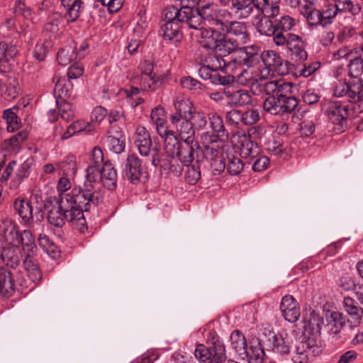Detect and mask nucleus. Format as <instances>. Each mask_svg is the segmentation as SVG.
I'll return each instance as SVG.
<instances>
[{
    "mask_svg": "<svg viewBox=\"0 0 363 363\" xmlns=\"http://www.w3.org/2000/svg\"><path fill=\"white\" fill-rule=\"evenodd\" d=\"M321 17L323 18V28H326L333 23L334 18L337 15V9L334 4H330L323 9Z\"/></svg>",
    "mask_w": 363,
    "mask_h": 363,
    "instance_id": "nucleus-56",
    "label": "nucleus"
},
{
    "mask_svg": "<svg viewBox=\"0 0 363 363\" xmlns=\"http://www.w3.org/2000/svg\"><path fill=\"white\" fill-rule=\"evenodd\" d=\"M39 246L52 258L59 257L57 246L45 234L39 233L38 239Z\"/></svg>",
    "mask_w": 363,
    "mask_h": 363,
    "instance_id": "nucleus-48",
    "label": "nucleus"
},
{
    "mask_svg": "<svg viewBox=\"0 0 363 363\" xmlns=\"http://www.w3.org/2000/svg\"><path fill=\"white\" fill-rule=\"evenodd\" d=\"M335 6L338 13H350L352 15H357L360 11V7L354 5L351 0H334Z\"/></svg>",
    "mask_w": 363,
    "mask_h": 363,
    "instance_id": "nucleus-53",
    "label": "nucleus"
},
{
    "mask_svg": "<svg viewBox=\"0 0 363 363\" xmlns=\"http://www.w3.org/2000/svg\"><path fill=\"white\" fill-rule=\"evenodd\" d=\"M276 45L286 47L291 52L293 60L296 62H303L307 59L308 54L303 48V43L300 37L295 34L277 35Z\"/></svg>",
    "mask_w": 363,
    "mask_h": 363,
    "instance_id": "nucleus-9",
    "label": "nucleus"
},
{
    "mask_svg": "<svg viewBox=\"0 0 363 363\" xmlns=\"http://www.w3.org/2000/svg\"><path fill=\"white\" fill-rule=\"evenodd\" d=\"M345 310L350 315L354 324L363 322V309L357 306L355 301L350 297H345L343 301Z\"/></svg>",
    "mask_w": 363,
    "mask_h": 363,
    "instance_id": "nucleus-36",
    "label": "nucleus"
},
{
    "mask_svg": "<svg viewBox=\"0 0 363 363\" xmlns=\"http://www.w3.org/2000/svg\"><path fill=\"white\" fill-rule=\"evenodd\" d=\"M101 167L89 165L86 169V179L82 187L73 189L72 193L80 203L95 211L104 203V193L96 186Z\"/></svg>",
    "mask_w": 363,
    "mask_h": 363,
    "instance_id": "nucleus-2",
    "label": "nucleus"
},
{
    "mask_svg": "<svg viewBox=\"0 0 363 363\" xmlns=\"http://www.w3.org/2000/svg\"><path fill=\"white\" fill-rule=\"evenodd\" d=\"M133 81L135 84L140 85L143 91H154L161 84L160 80L153 75H137Z\"/></svg>",
    "mask_w": 363,
    "mask_h": 363,
    "instance_id": "nucleus-40",
    "label": "nucleus"
},
{
    "mask_svg": "<svg viewBox=\"0 0 363 363\" xmlns=\"http://www.w3.org/2000/svg\"><path fill=\"white\" fill-rule=\"evenodd\" d=\"M14 208L25 223H29L33 219V207L27 200L17 199L13 203Z\"/></svg>",
    "mask_w": 363,
    "mask_h": 363,
    "instance_id": "nucleus-43",
    "label": "nucleus"
},
{
    "mask_svg": "<svg viewBox=\"0 0 363 363\" xmlns=\"http://www.w3.org/2000/svg\"><path fill=\"white\" fill-rule=\"evenodd\" d=\"M181 7L180 9H177L174 6H169L170 10L167 13H169V17L172 18V16H176V15L179 14V16L182 18L183 21H186V23L189 21L190 18L188 16H183L182 14L185 13L184 9L189 8L191 10H196V8L198 7L199 0H180Z\"/></svg>",
    "mask_w": 363,
    "mask_h": 363,
    "instance_id": "nucleus-47",
    "label": "nucleus"
},
{
    "mask_svg": "<svg viewBox=\"0 0 363 363\" xmlns=\"http://www.w3.org/2000/svg\"><path fill=\"white\" fill-rule=\"evenodd\" d=\"M300 12L306 18L310 26L323 27L320 10L317 9L315 5H302L300 7Z\"/></svg>",
    "mask_w": 363,
    "mask_h": 363,
    "instance_id": "nucleus-35",
    "label": "nucleus"
},
{
    "mask_svg": "<svg viewBox=\"0 0 363 363\" xmlns=\"http://www.w3.org/2000/svg\"><path fill=\"white\" fill-rule=\"evenodd\" d=\"M176 113L172 116H177L179 118H189L196 108L189 99L177 100L174 102Z\"/></svg>",
    "mask_w": 363,
    "mask_h": 363,
    "instance_id": "nucleus-46",
    "label": "nucleus"
},
{
    "mask_svg": "<svg viewBox=\"0 0 363 363\" xmlns=\"http://www.w3.org/2000/svg\"><path fill=\"white\" fill-rule=\"evenodd\" d=\"M273 71H274V69H272V68L269 67L268 66H264L262 69H259V74L255 77H253L252 73L249 71L252 79L247 84V85H252L262 82L263 80L267 79L269 76H271Z\"/></svg>",
    "mask_w": 363,
    "mask_h": 363,
    "instance_id": "nucleus-61",
    "label": "nucleus"
},
{
    "mask_svg": "<svg viewBox=\"0 0 363 363\" xmlns=\"http://www.w3.org/2000/svg\"><path fill=\"white\" fill-rule=\"evenodd\" d=\"M242 125H252L259 120V113L257 109L249 108L242 111Z\"/></svg>",
    "mask_w": 363,
    "mask_h": 363,
    "instance_id": "nucleus-64",
    "label": "nucleus"
},
{
    "mask_svg": "<svg viewBox=\"0 0 363 363\" xmlns=\"http://www.w3.org/2000/svg\"><path fill=\"white\" fill-rule=\"evenodd\" d=\"M231 9L240 18H247L256 9L262 14H264V7L258 6L255 0H232Z\"/></svg>",
    "mask_w": 363,
    "mask_h": 363,
    "instance_id": "nucleus-17",
    "label": "nucleus"
},
{
    "mask_svg": "<svg viewBox=\"0 0 363 363\" xmlns=\"http://www.w3.org/2000/svg\"><path fill=\"white\" fill-rule=\"evenodd\" d=\"M231 72L232 74H220L214 70L211 83L216 85L225 86L233 84L236 79L239 84L247 85L252 79L247 69H241L240 72L235 69V72Z\"/></svg>",
    "mask_w": 363,
    "mask_h": 363,
    "instance_id": "nucleus-14",
    "label": "nucleus"
},
{
    "mask_svg": "<svg viewBox=\"0 0 363 363\" xmlns=\"http://www.w3.org/2000/svg\"><path fill=\"white\" fill-rule=\"evenodd\" d=\"M240 150L241 157L245 159H255L259 154L257 144L247 137H244L241 140Z\"/></svg>",
    "mask_w": 363,
    "mask_h": 363,
    "instance_id": "nucleus-42",
    "label": "nucleus"
},
{
    "mask_svg": "<svg viewBox=\"0 0 363 363\" xmlns=\"http://www.w3.org/2000/svg\"><path fill=\"white\" fill-rule=\"evenodd\" d=\"M66 9L65 17L69 22H74L79 17L80 12L83 8V1L78 0L69 4H62Z\"/></svg>",
    "mask_w": 363,
    "mask_h": 363,
    "instance_id": "nucleus-50",
    "label": "nucleus"
},
{
    "mask_svg": "<svg viewBox=\"0 0 363 363\" xmlns=\"http://www.w3.org/2000/svg\"><path fill=\"white\" fill-rule=\"evenodd\" d=\"M176 156L179 157V162L186 166L194 162L198 164L203 160V149L195 140L191 143L184 142Z\"/></svg>",
    "mask_w": 363,
    "mask_h": 363,
    "instance_id": "nucleus-11",
    "label": "nucleus"
},
{
    "mask_svg": "<svg viewBox=\"0 0 363 363\" xmlns=\"http://www.w3.org/2000/svg\"><path fill=\"white\" fill-rule=\"evenodd\" d=\"M177 116H171V122L177 128L181 140L184 142L191 143L195 140V129L191 121L187 118H179Z\"/></svg>",
    "mask_w": 363,
    "mask_h": 363,
    "instance_id": "nucleus-18",
    "label": "nucleus"
},
{
    "mask_svg": "<svg viewBox=\"0 0 363 363\" xmlns=\"http://www.w3.org/2000/svg\"><path fill=\"white\" fill-rule=\"evenodd\" d=\"M275 22L277 31L285 35L294 26V20L289 16H284L280 19L276 20Z\"/></svg>",
    "mask_w": 363,
    "mask_h": 363,
    "instance_id": "nucleus-59",
    "label": "nucleus"
},
{
    "mask_svg": "<svg viewBox=\"0 0 363 363\" xmlns=\"http://www.w3.org/2000/svg\"><path fill=\"white\" fill-rule=\"evenodd\" d=\"M92 211L84 203L77 201L72 193L62 194L58 206H53L48 213V222L55 227H62L65 221L72 223L82 230L86 226L84 212Z\"/></svg>",
    "mask_w": 363,
    "mask_h": 363,
    "instance_id": "nucleus-1",
    "label": "nucleus"
},
{
    "mask_svg": "<svg viewBox=\"0 0 363 363\" xmlns=\"http://www.w3.org/2000/svg\"><path fill=\"white\" fill-rule=\"evenodd\" d=\"M183 164L174 157H171L170 160H164L161 164L164 170H168L175 176H179L183 171Z\"/></svg>",
    "mask_w": 363,
    "mask_h": 363,
    "instance_id": "nucleus-58",
    "label": "nucleus"
},
{
    "mask_svg": "<svg viewBox=\"0 0 363 363\" xmlns=\"http://www.w3.org/2000/svg\"><path fill=\"white\" fill-rule=\"evenodd\" d=\"M195 130H203L207 125V118L202 111H194V113L188 118Z\"/></svg>",
    "mask_w": 363,
    "mask_h": 363,
    "instance_id": "nucleus-57",
    "label": "nucleus"
},
{
    "mask_svg": "<svg viewBox=\"0 0 363 363\" xmlns=\"http://www.w3.org/2000/svg\"><path fill=\"white\" fill-rule=\"evenodd\" d=\"M322 110L331 123L342 127L349 116L347 106L337 100L325 101L322 106Z\"/></svg>",
    "mask_w": 363,
    "mask_h": 363,
    "instance_id": "nucleus-10",
    "label": "nucleus"
},
{
    "mask_svg": "<svg viewBox=\"0 0 363 363\" xmlns=\"http://www.w3.org/2000/svg\"><path fill=\"white\" fill-rule=\"evenodd\" d=\"M57 169H59L64 176L74 177L77 170L75 158L74 157L65 158L62 161L57 163Z\"/></svg>",
    "mask_w": 363,
    "mask_h": 363,
    "instance_id": "nucleus-49",
    "label": "nucleus"
},
{
    "mask_svg": "<svg viewBox=\"0 0 363 363\" xmlns=\"http://www.w3.org/2000/svg\"><path fill=\"white\" fill-rule=\"evenodd\" d=\"M225 140L216 139L210 132L203 133L201 135V143L203 147V159L210 161L213 171L221 172L225 168V157L231 152V147L224 143Z\"/></svg>",
    "mask_w": 363,
    "mask_h": 363,
    "instance_id": "nucleus-4",
    "label": "nucleus"
},
{
    "mask_svg": "<svg viewBox=\"0 0 363 363\" xmlns=\"http://www.w3.org/2000/svg\"><path fill=\"white\" fill-rule=\"evenodd\" d=\"M240 45L233 40V38L223 35V40L219 42L215 52L218 53L219 55L226 56L233 54L230 59L234 57L235 52L239 50Z\"/></svg>",
    "mask_w": 363,
    "mask_h": 363,
    "instance_id": "nucleus-39",
    "label": "nucleus"
},
{
    "mask_svg": "<svg viewBox=\"0 0 363 363\" xmlns=\"http://www.w3.org/2000/svg\"><path fill=\"white\" fill-rule=\"evenodd\" d=\"M16 47L13 45H8L5 42L0 43V62H8L17 54Z\"/></svg>",
    "mask_w": 363,
    "mask_h": 363,
    "instance_id": "nucleus-54",
    "label": "nucleus"
},
{
    "mask_svg": "<svg viewBox=\"0 0 363 363\" xmlns=\"http://www.w3.org/2000/svg\"><path fill=\"white\" fill-rule=\"evenodd\" d=\"M150 118L153 124L155 125L158 134L163 138L164 135L167 134L164 109L161 106L155 107L151 112Z\"/></svg>",
    "mask_w": 363,
    "mask_h": 363,
    "instance_id": "nucleus-38",
    "label": "nucleus"
},
{
    "mask_svg": "<svg viewBox=\"0 0 363 363\" xmlns=\"http://www.w3.org/2000/svg\"><path fill=\"white\" fill-rule=\"evenodd\" d=\"M327 326L330 333H338L345 325L346 318L339 311H328L325 314Z\"/></svg>",
    "mask_w": 363,
    "mask_h": 363,
    "instance_id": "nucleus-31",
    "label": "nucleus"
},
{
    "mask_svg": "<svg viewBox=\"0 0 363 363\" xmlns=\"http://www.w3.org/2000/svg\"><path fill=\"white\" fill-rule=\"evenodd\" d=\"M21 244L22 250L24 254H35L37 246L35 242V236L30 230H24L19 233L16 243H14L17 247Z\"/></svg>",
    "mask_w": 363,
    "mask_h": 363,
    "instance_id": "nucleus-32",
    "label": "nucleus"
},
{
    "mask_svg": "<svg viewBox=\"0 0 363 363\" xmlns=\"http://www.w3.org/2000/svg\"><path fill=\"white\" fill-rule=\"evenodd\" d=\"M230 345L235 352L240 357L246 354L247 341L244 335L238 330H234L230 335Z\"/></svg>",
    "mask_w": 363,
    "mask_h": 363,
    "instance_id": "nucleus-45",
    "label": "nucleus"
},
{
    "mask_svg": "<svg viewBox=\"0 0 363 363\" xmlns=\"http://www.w3.org/2000/svg\"><path fill=\"white\" fill-rule=\"evenodd\" d=\"M94 130V125L83 121H77L70 124L62 136V139H68L74 133L85 132L89 133Z\"/></svg>",
    "mask_w": 363,
    "mask_h": 363,
    "instance_id": "nucleus-41",
    "label": "nucleus"
},
{
    "mask_svg": "<svg viewBox=\"0 0 363 363\" xmlns=\"http://www.w3.org/2000/svg\"><path fill=\"white\" fill-rule=\"evenodd\" d=\"M74 55H75L72 48H62L57 52V59L58 63L62 66H66L74 59Z\"/></svg>",
    "mask_w": 363,
    "mask_h": 363,
    "instance_id": "nucleus-62",
    "label": "nucleus"
},
{
    "mask_svg": "<svg viewBox=\"0 0 363 363\" xmlns=\"http://www.w3.org/2000/svg\"><path fill=\"white\" fill-rule=\"evenodd\" d=\"M55 85V93L58 95L59 97L66 98L71 96L73 85L65 77H61L58 74H55L52 79Z\"/></svg>",
    "mask_w": 363,
    "mask_h": 363,
    "instance_id": "nucleus-37",
    "label": "nucleus"
},
{
    "mask_svg": "<svg viewBox=\"0 0 363 363\" xmlns=\"http://www.w3.org/2000/svg\"><path fill=\"white\" fill-rule=\"evenodd\" d=\"M124 171L129 181L133 184L137 183L142 175L140 160L135 155H128L126 159Z\"/></svg>",
    "mask_w": 363,
    "mask_h": 363,
    "instance_id": "nucleus-23",
    "label": "nucleus"
},
{
    "mask_svg": "<svg viewBox=\"0 0 363 363\" xmlns=\"http://www.w3.org/2000/svg\"><path fill=\"white\" fill-rule=\"evenodd\" d=\"M228 103L231 106H241L249 104L251 102V95L247 90L239 89L227 91Z\"/></svg>",
    "mask_w": 363,
    "mask_h": 363,
    "instance_id": "nucleus-34",
    "label": "nucleus"
},
{
    "mask_svg": "<svg viewBox=\"0 0 363 363\" xmlns=\"http://www.w3.org/2000/svg\"><path fill=\"white\" fill-rule=\"evenodd\" d=\"M298 104L297 99L289 94L284 95V97L269 96L264 101L263 108L272 115H283L293 111Z\"/></svg>",
    "mask_w": 363,
    "mask_h": 363,
    "instance_id": "nucleus-8",
    "label": "nucleus"
},
{
    "mask_svg": "<svg viewBox=\"0 0 363 363\" xmlns=\"http://www.w3.org/2000/svg\"><path fill=\"white\" fill-rule=\"evenodd\" d=\"M208 120L213 130L210 134L213 135L216 139L226 140L228 138V132L224 126L223 118L216 113L208 114Z\"/></svg>",
    "mask_w": 363,
    "mask_h": 363,
    "instance_id": "nucleus-26",
    "label": "nucleus"
},
{
    "mask_svg": "<svg viewBox=\"0 0 363 363\" xmlns=\"http://www.w3.org/2000/svg\"><path fill=\"white\" fill-rule=\"evenodd\" d=\"M2 82H4L3 91L1 96L7 101L15 99L18 95V82L13 75L2 74Z\"/></svg>",
    "mask_w": 363,
    "mask_h": 363,
    "instance_id": "nucleus-28",
    "label": "nucleus"
},
{
    "mask_svg": "<svg viewBox=\"0 0 363 363\" xmlns=\"http://www.w3.org/2000/svg\"><path fill=\"white\" fill-rule=\"evenodd\" d=\"M194 355L200 363H225L226 361L225 346L218 340L208 343L207 346L196 345Z\"/></svg>",
    "mask_w": 363,
    "mask_h": 363,
    "instance_id": "nucleus-6",
    "label": "nucleus"
},
{
    "mask_svg": "<svg viewBox=\"0 0 363 363\" xmlns=\"http://www.w3.org/2000/svg\"><path fill=\"white\" fill-rule=\"evenodd\" d=\"M349 72L353 77L349 82L354 79H362L359 77L363 74V58L357 57L351 60L349 65Z\"/></svg>",
    "mask_w": 363,
    "mask_h": 363,
    "instance_id": "nucleus-55",
    "label": "nucleus"
},
{
    "mask_svg": "<svg viewBox=\"0 0 363 363\" xmlns=\"http://www.w3.org/2000/svg\"><path fill=\"white\" fill-rule=\"evenodd\" d=\"M0 255V262L1 261L7 269L10 267L14 269L21 262V250L16 245L4 247Z\"/></svg>",
    "mask_w": 363,
    "mask_h": 363,
    "instance_id": "nucleus-20",
    "label": "nucleus"
},
{
    "mask_svg": "<svg viewBox=\"0 0 363 363\" xmlns=\"http://www.w3.org/2000/svg\"><path fill=\"white\" fill-rule=\"evenodd\" d=\"M165 137L164 140V150L166 154L170 157H174L182 144L177 138L171 131L167 130V134L164 135Z\"/></svg>",
    "mask_w": 363,
    "mask_h": 363,
    "instance_id": "nucleus-44",
    "label": "nucleus"
},
{
    "mask_svg": "<svg viewBox=\"0 0 363 363\" xmlns=\"http://www.w3.org/2000/svg\"><path fill=\"white\" fill-rule=\"evenodd\" d=\"M280 310L284 319L290 323L296 322L301 315L298 304L291 295L282 298Z\"/></svg>",
    "mask_w": 363,
    "mask_h": 363,
    "instance_id": "nucleus-16",
    "label": "nucleus"
},
{
    "mask_svg": "<svg viewBox=\"0 0 363 363\" xmlns=\"http://www.w3.org/2000/svg\"><path fill=\"white\" fill-rule=\"evenodd\" d=\"M323 324V319L319 314L315 312L311 313L309 317L304 321L303 335L320 336Z\"/></svg>",
    "mask_w": 363,
    "mask_h": 363,
    "instance_id": "nucleus-27",
    "label": "nucleus"
},
{
    "mask_svg": "<svg viewBox=\"0 0 363 363\" xmlns=\"http://www.w3.org/2000/svg\"><path fill=\"white\" fill-rule=\"evenodd\" d=\"M219 11L217 4L210 2L209 0H199L196 10L187 8L184 9L186 13L182 15L190 17L186 23L190 28L201 30L208 23L219 29L223 22L219 18Z\"/></svg>",
    "mask_w": 363,
    "mask_h": 363,
    "instance_id": "nucleus-3",
    "label": "nucleus"
},
{
    "mask_svg": "<svg viewBox=\"0 0 363 363\" xmlns=\"http://www.w3.org/2000/svg\"><path fill=\"white\" fill-rule=\"evenodd\" d=\"M135 145L142 156L147 157L152 145L150 133L144 127H138L135 132Z\"/></svg>",
    "mask_w": 363,
    "mask_h": 363,
    "instance_id": "nucleus-24",
    "label": "nucleus"
},
{
    "mask_svg": "<svg viewBox=\"0 0 363 363\" xmlns=\"http://www.w3.org/2000/svg\"><path fill=\"white\" fill-rule=\"evenodd\" d=\"M219 29L226 33L228 37L233 38V40L240 46L249 41V34L244 23L236 21H223Z\"/></svg>",
    "mask_w": 363,
    "mask_h": 363,
    "instance_id": "nucleus-13",
    "label": "nucleus"
},
{
    "mask_svg": "<svg viewBox=\"0 0 363 363\" xmlns=\"http://www.w3.org/2000/svg\"><path fill=\"white\" fill-rule=\"evenodd\" d=\"M265 94L269 96H278L284 97V95L290 94L292 89V84L286 82L283 79L270 80L263 84Z\"/></svg>",
    "mask_w": 363,
    "mask_h": 363,
    "instance_id": "nucleus-19",
    "label": "nucleus"
},
{
    "mask_svg": "<svg viewBox=\"0 0 363 363\" xmlns=\"http://www.w3.org/2000/svg\"><path fill=\"white\" fill-rule=\"evenodd\" d=\"M107 143L109 149L116 154H120L124 151L125 143L123 137L118 138L116 136H108Z\"/></svg>",
    "mask_w": 363,
    "mask_h": 363,
    "instance_id": "nucleus-60",
    "label": "nucleus"
},
{
    "mask_svg": "<svg viewBox=\"0 0 363 363\" xmlns=\"http://www.w3.org/2000/svg\"><path fill=\"white\" fill-rule=\"evenodd\" d=\"M100 179L103 185L109 190L116 187L117 173L113 164L108 160L101 167Z\"/></svg>",
    "mask_w": 363,
    "mask_h": 363,
    "instance_id": "nucleus-25",
    "label": "nucleus"
},
{
    "mask_svg": "<svg viewBox=\"0 0 363 363\" xmlns=\"http://www.w3.org/2000/svg\"><path fill=\"white\" fill-rule=\"evenodd\" d=\"M264 352L259 344L247 347L246 354H243L242 359H247L249 363H262L264 359Z\"/></svg>",
    "mask_w": 363,
    "mask_h": 363,
    "instance_id": "nucleus-51",
    "label": "nucleus"
},
{
    "mask_svg": "<svg viewBox=\"0 0 363 363\" xmlns=\"http://www.w3.org/2000/svg\"><path fill=\"white\" fill-rule=\"evenodd\" d=\"M169 10L170 8L167 7L163 11L165 23L162 26L160 32L164 39L171 40L179 35L181 25L182 23L186 24V21H183L182 18L179 16V14L176 15L175 17L172 16V18H170L169 16V13H167Z\"/></svg>",
    "mask_w": 363,
    "mask_h": 363,
    "instance_id": "nucleus-15",
    "label": "nucleus"
},
{
    "mask_svg": "<svg viewBox=\"0 0 363 363\" xmlns=\"http://www.w3.org/2000/svg\"><path fill=\"white\" fill-rule=\"evenodd\" d=\"M221 56L222 55H216L212 57V69L215 71L225 69L226 72H235V67H230L228 66L229 61L227 62L226 60L223 59Z\"/></svg>",
    "mask_w": 363,
    "mask_h": 363,
    "instance_id": "nucleus-63",
    "label": "nucleus"
},
{
    "mask_svg": "<svg viewBox=\"0 0 363 363\" xmlns=\"http://www.w3.org/2000/svg\"><path fill=\"white\" fill-rule=\"evenodd\" d=\"M19 233L16 230L14 221L10 218H2L0 224V237L8 245L16 243Z\"/></svg>",
    "mask_w": 363,
    "mask_h": 363,
    "instance_id": "nucleus-22",
    "label": "nucleus"
},
{
    "mask_svg": "<svg viewBox=\"0 0 363 363\" xmlns=\"http://www.w3.org/2000/svg\"><path fill=\"white\" fill-rule=\"evenodd\" d=\"M34 257L35 254H25L23 265L30 280L37 283L40 281L42 273Z\"/></svg>",
    "mask_w": 363,
    "mask_h": 363,
    "instance_id": "nucleus-29",
    "label": "nucleus"
},
{
    "mask_svg": "<svg viewBox=\"0 0 363 363\" xmlns=\"http://www.w3.org/2000/svg\"><path fill=\"white\" fill-rule=\"evenodd\" d=\"M260 342L280 354H288L290 352L291 341L287 335L284 337L281 334L268 331V334L263 333V337H260Z\"/></svg>",
    "mask_w": 363,
    "mask_h": 363,
    "instance_id": "nucleus-12",
    "label": "nucleus"
},
{
    "mask_svg": "<svg viewBox=\"0 0 363 363\" xmlns=\"http://www.w3.org/2000/svg\"><path fill=\"white\" fill-rule=\"evenodd\" d=\"M260 51V48L257 45L240 46L237 52H235L234 57L229 60L228 66L235 67L238 72L242 66H246L248 68L254 67L261 61L262 52Z\"/></svg>",
    "mask_w": 363,
    "mask_h": 363,
    "instance_id": "nucleus-7",
    "label": "nucleus"
},
{
    "mask_svg": "<svg viewBox=\"0 0 363 363\" xmlns=\"http://www.w3.org/2000/svg\"><path fill=\"white\" fill-rule=\"evenodd\" d=\"M261 56V60L264 66L272 68L278 73L284 74L283 60L277 52L274 50H266L262 52Z\"/></svg>",
    "mask_w": 363,
    "mask_h": 363,
    "instance_id": "nucleus-33",
    "label": "nucleus"
},
{
    "mask_svg": "<svg viewBox=\"0 0 363 363\" xmlns=\"http://www.w3.org/2000/svg\"><path fill=\"white\" fill-rule=\"evenodd\" d=\"M277 16H267L262 14V17L257 24V30L262 34L267 36H272L273 41L276 44L277 35H284V33H278L277 31L276 25L270 19L274 18Z\"/></svg>",
    "mask_w": 363,
    "mask_h": 363,
    "instance_id": "nucleus-30",
    "label": "nucleus"
},
{
    "mask_svg": "<svg viewBox=\"0 0 363 363\" xmlns=\"http://www.w3.org/2000/svg\"><path fill=\"white\" fill-rule=\"evenodd\" d=\"M221 30H216L213 28L201 29V45L209 50L215 51L219 42L223 40V33Z\"/></svg>",
    "mask_w": 363,
    "mask_h": 363,
    "instance_id": "nucleus-21",
    "label": "nucleus"
},
{
    "mask_svg": "<svg viewBox=\"0 0 363 363\" xmlns=\"http://www.w3.org/2000/svg\"><path fill=\"white\" fill-rule=\"evenodd\" d=\"M228 152V157H225V167L231 175H238L242 172L244 169V163L238 157L230 155Z\"/></svg>",
    "mask_w": 363,
    "mask_h": 363,
    "instance_id": "nucleus-52",
    "label": "nucleus"
},
{
    "mask_svg": "<svg viewBox=\"0 0 363 363\" xmlns=\"http://www.w3.org/2000/svg\"><path fill=\"white\" fill-rule=\"evenodd\" d=\"M333 95L357 104L359 111H363L362 79H354L350 82L340 81L334 87Z\"/></svg>",
    "mask_w": 363,
    "mask_h": 363,
    "instance_id": "nucleus-5",
    "label": "nucleus"
}]
</instances>
